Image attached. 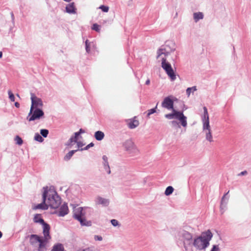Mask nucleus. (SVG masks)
<instances>
[{
    "label": "nucleus",
    "instance_id": "obj_1",
    "mask_svg": "<svg viewBox=\"0 0 251 251\" xmlns=\"http://www.w3.org/2000/svg\"><path fill=\"white\" fill-rule=\"evenodd\" d=\"M212 237L209 229L202 232L200 235H195L189 247L193 246L199 251L205 250L209 246Z\"/></svg>",
    "mask_w": 251,
    "mask_h": 251
},
{
    "label": "nucleus",
    "instance_id": "obj_2",
    "mask_svg": "<svg viewBox=\"0 0 251 251\" xmlns=\"http://www.w3.org/2000/svg\"><path fill=\"white\" fill-rule=\"evenodd\" d=\"M195 235V229L189 226H184L177 232V236L183 242L184 247L186 250L190 246Z\"/></svg>",
    "mask_w": 251,
    "mask_h": 251
},
{
    "label": "nucleus",
    "instance_id": "obj_3",
    "mask_svg": "<svg viewBox=\"0 0 251 251\" xmlns=\"http://www.w3.org/2000/svg\"><path fill=\"white\" fill-rule=\"evenodd\" d=\"M43 192H46V201L49 207L52 209L58 208L61 205V199L56 191L53 189L49 188L48 186L43 188Z\"/></svg>",
    "mask_w": 251,
    "mask_h": 251
},
{
    "label": "nucleus",
    "instance_id": "obj_4",
    "mask_svg": "<svg viewBox=\"0 0 251 251\" xmlns=\"http://www.w3.org/2000/svg\"><path fill=\"white\" fill-rule=\"evenodd\" d=\"M90 208L85 207L84 208L79 207L75 209L74 211L73 217L78 220L82 226H91L92 222L90 221H87L85 219V213L87 211H91Z\"/></svg>",
    "mask_w": 251,
    "mask_h": 251
},
{
    "label": "nucleus",
    "instance_id": "obj_5",
    "mask_svg": "<svg viewBox=\"0 0 251 251\" xmlns=\"http://www.w3.org/2000/svg\"><path fill=\"white\" fill-rule=\"evenodd\" d=\"M172 110L173 112L166 114L165 115V118L170 120L176 118L180 121L181 125L183 127H186L187 125V117L184 115L182 112L178 111L174 109Z\"/></svg>",
    "mask_w": 251,
    "mask_h": 251
},
{
    "label": "nucleus",
    "instance_id": "obj_6",
    "mask_svg": "<svg viewBox=\"0 0 251 251\" xmlns=\"http://www.w3.org/2000/svg\"><path fill=\"white\" fill-rule=\"evenodd\" d=\"M44 117V112L41 108L30 109L29 113L27 116V120L29 121H33L40 120Z\"/></svg>",
    "mask_w": 251,
    "mask_h": 251
},
{
    "label": "nucleus",
    "instance_id": "obj_7",
    "mask_svg": "<svg viewBox=\"0 0 251 251\" xmlns=\"http://www.w3.org/2000/svg\"><path fill=\"white\" fill-rule=\"evenodd\" d=\"M161 67L172 81H174L176 79V74L171 64L167 62L166 59L164 57L162 58Z\"/></svg>",
    "mask_w": 251,
    "mask_h": 251
},
{
    "label": "nucleus",
    "instance_id": "obj_8",
    "mask_svg": "<svg viewBox=\"0 0 251 251\" xmlns=\"http://www.w3.org/2000/svg\"><path fill=\"white\" fill-rule=\"evenodd\" d=\"M123 146L126 151L131 155L134 156L138 154L139 151L131 139L126 140Z\"/></svg>",
    "mask_w": 251,
    "mask_h": 251
},
{
    "label": "nucleus",
    "instance_id": "obj_9",
    "mask_svg": "<svg viewBox=\"0 0 251 251\" xmlns=\"http://www.w3.org/2000/svg\"><path fill=\"white\" fill-rule=\"evenodd\" d=\"M169 43H166L164 46H162L160 49H159L157 50V58H159L160 56L162 54H164L165 56H168L170 52L174 51L175 50V48L173 47L171 48L169 47Z\"/></svg>",
    "mask_w": 251,
    "mask_h": 251
},
{
    "label": "nucleus",
    "instance_id": "obj_10",
    "mask_svg": "<svg viewBox=\"0 0 251 251\" xmlns=\"http://www.w3.org/2000/svg\"><path fill=\"white\" fill-rule=\"evenodd\" d=\"M31 105L30 108H41L43 106V102L41 99L37 97L34 94H31Z\"/></svg>",
    "mask_w": 251,
    "mask_h": 251
},
{
    "label": "nucleus",
    "instance_id": "obj_11",
    "mask_svg": "<svg viewBox=\"0 0 251 251\" xmlns=\"http://www.w3.org/2000/svg\"><path fill=\"white\" fill-rule=\"evenodd\" d=\"M46 192H43L42 194V199L43 201L42 202L38 204L36 206H35L33 207V209H42V210H47L49 208V205L47 204V202L46 201Z\"/></svg>",
    "mask_w": 251,
    "mask_h": 251
},
{
    "label": "nucleus",
    "instance_id": "obj_12",
    "mask_svg": "<svg viewBox=\"0 0 251 251\" xmlns=\"http://www.w3.org/2000/svg\"><path fill=\"white\" fill-rule=\"evenodd\" d=\"M162 106L168 109H173L174 108V101L171 99L170 96L164 98L162 102Z\"/></svg>",
    "mask_w": 251,
    "mask_h": 251
},
{
    "label": "nucleus",
    "instance_id": "obj_13",
    "mask_svg": "<svg viewBox=\"0 0 251 251\" xmlns=\"http://www.w3.org/2000/svg\"><path fill=\"white\" fill-rule=\"evenodd\" d=\"M69 212V208L66 203H64L60 207L58 211L55 212L59 217H64Z\"/></svg>",
    "mask_w": 251,
    "mask_h": 251
},
{
    "label": "nucleus",
    "instance_id": "obj_14",
    "mask_svg": "<svg viewBox=\"0 0 251 251\" xmlns=\"http://www.w3.org/2000/svg\"><path fill=\"white\" fill-rule=\"evenodd\" d=\"M95 202L97 205H101L103 207H106L109 204V200L98 196L96 198Z\"/></svg>",
    "mask_w": 251,
    "mask_h": 251
},
{
    "label": "nucleus",
    "instance_id": "obj_15",
    "mask_svg": "<svg viewBox=\"0 0 251 251\" xmlns=\"http://www.w3.org/2000/svg\"><path fill=\"white\" fill-rule=\"evenodd\" d=\"M50 239V238H48L47 237H41L40 241L38 242L39 246L38 251H45L46 250V246L48 242V241Z\"/></svg>",
    "mask_w": 251,
    "mask_h": 251
},
{
    "label": "nucleus",
    "instance_id": "obj_16",
    "mask_svg": "<svg viewBox=\"0 0 251 251\" xmlns=\"http://www.w3.org/2000/svg\"><path fill=\"white\" fill-rule=\"evenodd\" d=\"M203 115L202 117L203 128H208L209 127V116L207 109L205 106L203 107Z\"/></svg>",
    "mask_w": 251,
    "mask_h": 251
},
{
    "label": "nucleus",
    "instance_id": "obj_17",
    "mask_svg": "<svg viewBox=\"0 0 251 251\" xmlns=\"http://www.w3.org/2000/svg\"><path fill=\"white\" fill-rule=\"evenodd\" d=\"M229 191L226 193L222 197L221 204H220V211L221 214H223L226 209V205L228 202V198H226V195L228 194Z\"/></svg>",
    "mask_w": 251,
    "mask_h": 251
},
{
    "label": "nucleus",
    "instance_id": "obj_18",
    "mask_svg": "<svg viewBox=\"0 0 251 251\" xmlns=\"http://www.w3.org/2000/svg\"><path fill=\"white\" fill-rule=\"evenodd\" d=\"M41 225L43 226V234L44 235V237L51 238V236L50 234V225L45 222Z\"/></svg>",
    "mask_w": 251,
    "mask_h": 251
},
{
    "label": "nucleus",
    "instance_id": "obj_19",
    "mask_svg": "<svg viewBox=\"0 0 251 251\" xmlns=\"http://www.w3.org/2000/svg\"><path fill=\"white\" fill-rule=\"evenodd\" d=\"M30 244L33 246H36L40 241L41 236L36 234H31L28 236Z\"/></svg>",
    "mask_w": 251,
    "mask_h": 251
},
{
    "label": "nucleus",
    "instance_id": "obj_20",
    "mask_svg": "<svg viewBox=\"0 0 251 251\" xmlns=\"http://www.w3.org/2000/svg\"><path fill=\"white\" fill-rule=\"evenodd\" d=\"M102 165L104 168V170L107 172L108 174H111V170L110 168V166L109 165V163L108 161V157L106 155H103L102 157Z\"/></svg>",
    "mask_w": 251,
    "mask_h": 251
},
{
    "label": "nucleus",
    "instance_id": "obj_21",
    "mask_svg": "<svg viewBox=\"0 0 251 251\" xmlns=\"http://www.w3.org/2000/svg\"><path fill=\"white\" fill-rule=\"evenodd\" d=\"M66 11L67 13L72 14L76 13V8L75 7L74 2H72L66 6Z\"/></svg>",
    "mask_w": 251,
    "mask_h": 251
},
{
    "label": "nucleus",
    "instance_id": "obj_22",
    "mask_svg": "<svg viewBox=\"0 0 251 251\" xmlns=\"http://www.w3.org/2000/svg\"><path fill=\"white\" fill-rule=\"evenodd\" d=\"M203 131L205 133V138H206V139L207 141H209L210 142H213V137H212V133H211V130H210V126L208 127L207 128H203Z\"/></svg>",
    "mask_w": 251,
    "mask_h": 251
},
{
    "label": "nucleus",
    "instance_id": "obj_23",
    "mask_svg": "<svg viewBox=\"0 0 251 251\" xmlns=\"http://www.w3.org/2000/svg\"><path fill=\"white\" fill-rule=\"evenodd\" d=\"M203 17L204 15L202 12H198L194 13L193 14V18L196 23L198 22L200 20L203 19Z\"/></svg>",
    "mask_w": 251,
    "mask_h": 251
},
{
    "label": "nucleus",
    "instance_id": "obj_24",
    "mask_svg": "<svg viewBox=\"0 0 251 251\" xmlns=\"http://www.w3.org/2000/svg\"><path fill=\"white\" fill-rule=\"evenodd\" d=\"M33 221L35 223H39L42 224L45 221L41 217V215L40 214H36L33 217Z\"/></svg>",
    "mask_w": 251,
    "mask_h": 251
},
{
    "label": "nucleus",
    "instance_id": "obj_25",
    "mask_svg": "<svg viewBox=\"0 0 251 251\" xmlns=\"http://www.w3.org/2000/svg\"><path fill=\"white\" fill-rule=\"evenodd\" d=\"M139 124L138 120L135 119L130 120V122L128 123V126L130 129H133L138 126Z\"/></svg>",
    "mask_w": 251,
    "mask_h": 251
},
{
    "label": "nucleus",
    "instance_id": "obj_26",
    "mask_svg": "<svg viewBox=\"0 0 251 251\" xmlns=\"http://www.w3.org/2000/svg\"><path fill=\"white\" fill-rule=\"evenodd\" d=\"M94 137L97 140L101 141L104 138V134L103 132L99 130L95 132Z\"/></svg>",
    "mask_w": 251,
    "mask_h": 251
},
{
    "label": "nucleus",
    "instance_id": "obj_27",
    "mask_svg": "<svg viewBox=\"0 0 251 251\" xmlns=\"http://www.w3.org/2000/svg\"><path fill=\"white\" fill-rule=\"evenodd\" d=\"M78 150H72L70 151L69 152H68L64 157V160L66 161H68L70 160L71 158V157L73 156V155L75 153L76 151H77Z\"/></svg>",
    "mask_w": 251,
    "mask_h": 251
},
{
    "label": "nucleus",
    "instance_id": "obj_28",
    "mask_svg": "<svg viewBox=\"0 0 251 251\" xmlns=\"http://www.w3.org/2000/svg\"><path fill=\"white\" fill-rule=\"evenodd\" d=\"M51 251H64V248L62 244L58 243L53 246Z\"/></svg>",
    "mask_w": 251,
    "mask_h": 251
},
{
    "label": "nucleus",
    "instance_id": "obj_29",
    "mask_svg": "<svg viewBox=\"0 0 251 251\" xmlns=\"http://www.w3.org/2000/svg\"><path fill=\"white\" fill-rule=\"evenodd\" d=\"M174 190V189L172 186H168L165 190V195L167 196H170L173 193Z\"/></svg>",
    "mask_w": 251,
    "mask_h": 251
},
{
    "label": "nucleus",
    "instance_id": "obj_30",
    "mask_svg": "<svg viewBox=\"0 0 251 251\" xmlns=\"http://www.w3.org/2000/svg\"><path fill=\"white\" fill-rule=\"evenodd\" d=\"M34 139L40 143H42L44 141V139L42 136L38 133H35Z\"/></svg>",
    "mask_w": 251,
    "mask_h": 251
},
{
    "label": "nucleus",
    "instance_id": "obj_31",
    "mask_svg": "<svg viewBox=\"0 0 251 251\" xmlns=\"http://www.w3.org/2000/svg\"><path fill=\"white\" fill-rule=\"evenodd\" d=\"M73 142H76V141L74 138V136L71 137L69 140L65 143V146L71 148Z\"/></svg>",
    "mask_w": 251,
    "mask_h": 251
},
{
    "label": "nucleus",
    "instance_id": "obj_32",
    "mask_svg": "<svg viewBox=\"0 0 251 251\" xmlns=\"http://www.w3.org/2000/svg\"><path fill=\"white\" fill-rule=\"evenodd\" d=\"M14 140L16 144L19 146L22 145L23 143V140L21 137L18 135H16L14 138Z\"/></svg>",
    "mask_w": 251,
    "mask_h": 251
},
{
    "label": "nucleus",
    "instance_id": "obj_33",
    "mask_svg": "<svg viewBox=\"0 0 251 251\" xmlns=\"http://www.w3.org/2000/svg\"><path fill=\"white\" fill-rule=\"evenodd\" d=\"M40 134L44 138L47 137L49 131L47 129H41L40 131Z\"/></svg>",
    "mask_w": 251,
    "mask_h": 251
},
{
    "label": "nucleus",
    "instance_id": "obj_34",
    "mask_svg": "<svg viewBox=\"0 0 251 251\" xmlns=\"http://www.w3.org/2000/svg\"><path fill=\"white\" fill-rule=\"evenodd\" d=\"M157 104L156 105V106L152 109H149L147 111V117L148 118L150 117V116L154 113L156 112V109L157 108Z\"/></svg>",
    "mask_w": 251,
    "mask_h": 251
},
{
    "label": "nucleus",
    "instance_id": "obj_35",
    "mask_svg": "<svg viewBox=\"0 0 251 251\" xmlns=\"http://www.w3.org/2000/svg\"><path fill=\"white\" fill-rule=\"evenodd\" d=\"M94 144L93 142L90 143L88 145H87L84 148H81L80 149H78V151H82L83 150H87L89 148L94 147Z\"/></svg>",
    "mask_w": 251,
    "mask_h": 251
},
{
    "label": "nucleus",
    "instance_id": "obj_36",
    "mask_svg": "<svg viewBox=\"0 0 251 251\" xmlns=\"http://www.w3.org/2000/svg\"><path fill=\"white\" fill-rule=\"evenodd\" d=\"M92 29L96 31L99 32L100 30V25L97 24H94L92 26Z\"/></svg>",
    "mask_w": 251,
    "mask_h": 251
},
{
    "label": "nucleus",
    "instance_id": "obj_37",
    "mask_svg": "<svg viewBox=\"0 0 251 251\" xmlns=\"http://www.w3.org/2000/svg\"><path fill=\"white\" fill-rule=\"evenodd\" d=\"M103 12H107L109 10V7L107 6L102 5H100L99 7Z\"/></svg>",
    "mask_w": 251,
    "mask_h": 251
},
{
    "label": "nucleus",
    "instance_id": "obj_38",
    "mask_svg": "<svg viewBox=\"0 0 251 251\" xmlns=\"http://www.w3.org/2000/svg\"><path fill=\"white\" fill-rule=\"evenodd\" d=\"M8 95H9V98L12 101H15V97L14 94L11 92V91H8Z\"/></svg>",
    "mask_w": 251,
    "mask_h": 251
},
{
    "label": "nucleus",
    "instance_id": "obj_39",
    "mask_svg": "<svg viewBox=\"0 0 251 251\" xmlns=\"http://www.w3.org/2000/svg\"><path fill=\"white\" fill-rule=\"evenodd\" d=\"M170 123L175 127H180L178 123L176 121H172L170 122Z\"/></svg>",
    "mask_w": 251,
    "mask_h": 251
},
{
    "label": "nucleus",
    "instance_id": "obj_40",
    "mask_svg": "<svg viewBox=\"0 0 251 251\" xmlns=\"http://www.w3.org/2000/svg\"><path fill=\"white\" fill-rule=\"evenodd\" d=\"M111 223L114 226H116L119 225V222L116 219L111 220Z\"/></svg>",
    "mask_w": 251,
    "mask_h": 251
},
{
    "label": "nucleus",
    "instance_id": "obj_41",
    "mask_svg": "<svg viewBox=\"0 0 251 251\" xmlns=\"http://www.w3.org/2000/svg\"><path fill=\"white\" fill-rule=\"evenodd\" d=\"M211 251H220V249L218 245H213L212 248L211 250Z\"/></svg>",
    "mask_w": 251,
    "mask_h": 251
},
{
    "label": "nucleus",
    "instance_id": "obj_42",
    "mask_svg": "<svg viewBox=\"0 0 251 251\" xmlns=\"http://www.w3.org/2000/svg\"><path fill=\"white\" fill-rule=\"evenodd\" d=\"M94 239L96 241H101L102 240V237L101 236L95 235L94 236Z\"/></svg>",
    "mask_w": 251,
    "mask_h": 251
},
{
    "label": "nucleus",
    "instance_id": "obj_43",
    "mask_svg": "<svg viewBox=\"0 0 251 251\" xmlns=\"http://www.w3.org/2000/svg\"><path fill=\"white\" fill-rule=\"evenodd\" d=\"M192 90H191V88L188 87L187 88L186 90V95L188 97H189L192 92Z\"/></svg>",
    "mask_w": 251,
    "mask_h": 251
},
{
    "label": "nucleus",
    "instance_id": "obj_44",
    "mask_svg": "<svg viewBox=\"0 0 251 251\" xmlns=\"http://www.w3.org/2000/svg\"><path fill=\"white\" fill-rule=\"evenodd\" d=\"M76 143H77V146L78 149H79L80 148H81L82 147H83L84 145V144L80 141H78V142L76 141Z\"/></svg>",
    "mask_w": 251,
    "mask_h": 251
},
{
    "label": "nucleus",
    "instance_id": "obj_45",
    "mask_svg": "<svg viewBox=\"0 0 251 251\" xmlns=\"http://www.w3.org/2000/svg\"><path fill=\"white\" fill-rule=\"evenodd\" d=\"M80 134H79V133L78 132H76L75 133V136H74V138L77 141V139H78V137L80 135Z\"/></svg>",
    "mask_w": 251,
    "mask_h": 251
},
{
    "label": "nucleus",
    "instance_id": "obj_46",
    "mask_svg": "<svg viewBox=\"0 0 251 251\" xmlns=\"http://www.w3.org/2000/svg\"><path fill=\"white\" fill-rule=\"evenodd\" d=\"M85 50L87 53L90 52V45H85Z\"/></svg>",
    "mask_w": 251,
    "mask_h": 251
},
{
    "label": "nucleus",
    "instance_id": "obj_47",
    "mask_svg": "<svg viewBox=\"0 0 251 251\" xmlns=\"http://www.w3.org/2000/svg\"><path fill=\"white\" fill-rule=\"evenodd\" d=\"M248 174L247 171H244L241 172L240 173H239L238 176H245L246 175Z\"/></svg>",
    "mask_w": 251,
    "mask_h": 251
},
{
    "label": "nucleus",
    "instance_id": "obj_48",
    "mask_svg": "<svg viewBox=\"0 0 251 251\" xmlns=\"http://www.w3.org/2000/svg\"><path fill=\"white\" fill-rule=\"evenodd\" d=\"M191 88V90L193 92L196 91L197 90V87L196 86H193L192 87H190Z\"/></svg>",
    "mask_w": 251,
    "mask_h": 251
},
{
    "label": "nucleus",
    "instance_id": "obj_49",
    "mask_svg": "<svg viewBox=\"0 0 251 251\" xmlns=\"http://www.w3.org/2000/svg\"><path fill=\"white\" fill-rule=\"evenodd\" d=\"M79 134L84 133L85 132V130L83 129L82 128H80L79 131H78Z\"/></svg>",
    "mask_w": 251,
    "mask_h": 251
},
{
    "label": "nucleus",
    "instance_id": "obj_50",
    "mask_svg": "<svg viewBox=\"0 0 251 251\" xmlns=\"http://www.w3.org/2000/svg\"><path fill=\"white\" fill-rule=\"evenodd\" d=\"M11 15L12 21L13 23H14V16L13 12L11 13Z\"/></svg>",
    "mask_w": 251,
    "mask_h": 251
},
{
    "label": "nucleus",
    "instance_id": "obj_51",
    "mask_svg": "<svg viewBox=\"0 0 251 251\" xmlns=\"http://www.w3.org/2000/svg\"><path fill=\"white\" fill-rule=\"evenodd\" d=\"M85 45H90V42H89L88 40H86L85 42Z\"/></svg>",
    "mask_w": 251,
    "mask_h": 251
},
{
    "label": "nucleus",
    "instance_id": "obj_52",
    "mask_svg": "<svg viewBox=\"0 0 251 251\" xmlns=\"http://www.w3.org/2000/svg\"><path fill=\"white\" fill-rule=\"evenodd\" d=\"M15 106L17 107V108H19L20 107V103L18 102H16L15 103Z\"/></svg>",
    "mask_w": 251,
    "mask_h": 251
},
{
    "label": "nucleus",
    "instance_id": "obj_53",
    "mask_svg": "<svg viewBox=\"0 0 251 251\" xmlns=\"http://www.w3.org/2000/svg\"><path fill=\"white\" fill-rule=\"evenodd\" d=\"M150 83V80L149 79H148L146 81V82H145V84L146 85H149Z\"/></svg>",
    "mask_w": 251,
    "mask_h": 251
},
{
    "label": "nucleus",
    "instance_id": "obj_54",
    "mask_svg": "<svg viewBox=\"0 0 251 251\" xmlns=\"http://www.w3.org/2000/svg\"><path fill=\"white\" fill-rule=\"evenodd\" d=\"M82 251H90V250L89 249H85L83 250Z\"/></svg>",
    "mask_w": 251,
    "mask_h": 251
},
{
    "label": "nucleus",
    "instance_id": "obj_55",
    "mask_svg": "<svg viewBox=\"0 0 251 251\" xmlns=\"http://www.w3.org/2000/svg\"><path fill=\"white\" fill-rule=\"evenodd\" d=\"M2 56V51H0V58H1Z\"/></svg>",
    "mask_w": 251,
    "mask_h": 251
},
{
    "label": "nucleus",
    "instance_id": "obj_56",
    "mask_svg": "<svg viewBox=\"0 0 251 251\" xmlns=\"http://www.w3.org/2000/svg\"><path fill=\"white\" fill-rule=\"evenodd\" d=\"M2 232L0 231V238L2 237Z\"/></svg>",
    "mask_w": 251,
    "mask_h": 251
},
{
    "label": "nucleus",
    "instance_id": "obj_57",
    "mask_svg": "<svg viewBox=\"0 0 251 251\" xmlns=\"http://www.w3.org/2000/svg\"><path fill=\"white\" fill-rule=\"evenodd\" d=\"M17 96L19 97V94H17Z\"/></svg>",
    "mask_w": 251,
    "mask_h": 251
}]
</instances>
